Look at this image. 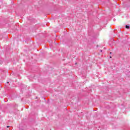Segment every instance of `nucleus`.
Listing matches in <instances>:
<instances>
[{"mask_svg":"<svg viewBox=\"0 0 130 130\" xmlns=\"http://www.w3.org/2000/svg\"><path fill=\"white\" fill-rule=\"evenodd\" d=\"M100 51H101V52H102V50H101Z\"/></svg>","mask_w":130,"mask_h":130,"instance_id":"nucleus-3","label":"nucleus"},{"mask_svg":"<svg viewBox=\"0 0 130 130\" xmlns=\"http://www.w3.org/2000/svg\"><path fill=\"white\" fill-rule=\"evenodd\" d=\"M10 127L9 126H7V127Z\"/></svg>","mask_w":130,"mask_h":130,"instance_id":"nucleus-5","label":"nucleus"},{"mask_svg":"<svg viewBox=\"0 0 130 130\" xmlns=\"http://www.w3.org/2000/svg\"><path fill=\"white\" fill-rule=\"evenodd\" d=\"M7 84H9V82H7Z\"/></svg>","mask_w":130,"mask_h":130,"instance_id":"nucleus-4","label":"nucleus"},{"mask_svg":"<svg viewBox=\"0 0 130 130\" xmlns=\"http://www.w3.org/2000/svg\"><path fill=\"white\" fill-rule=\"evenodd\" d=\"M125 28L126 29H129V26L128 25H126L125 26Z\"/></svg>","mask_w":130,"mask_h":130,"instance_id":"nucleus-1","label":"nucleus"},{"mask_svg":"<svg viewBox=\"0 0 130 130\" xmlns=\"http://www.w3.org/2000/svg\"><path fill=\"white\" fill-rule=\"evenodd\" d=\"M20 129H24L23 128H21V127H20Z\"/></svg>","mask_w":130,"mask_h":130,"instance_id":"nucleus-2","label":"nucleus"}]
</instances>
